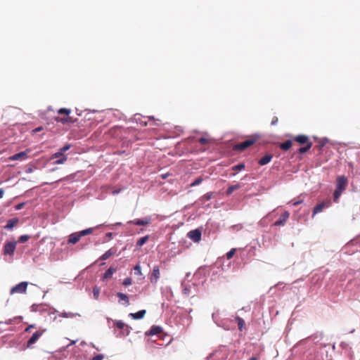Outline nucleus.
I'll list each match as a JSON object with an SVG mask.
<instances>
[{"label": "nucleus", "mask_w": 360, "mask_h": 360, "mask_svg": "<svg viewBox=\"0 0 360 360\" xmlns=\"http://www.w3.org/2000/svg\"><path fill=\"white\" fill-rule=\"evenodd\" d=\"M348 184L347 178L345 176H339L336 179V188L333 193V200L337 202L342 193L345 191Z\"/></svg>", "instance_id": "f257e3e1"}, {"label": "nucleus", "mask_w": 360, "mask_h": 360, "mask_svg": "<svg viewBox=\"0 0 360 360\" xmlns=\"http://www.w3.org/2000/svg\"><path fill=\"white\" fill-rule=\"evenodd\" d=\"M94 228H89L79 232H75L69 236L68 243L76 244L82 236L92 233Z\"/></svg>", "instance_id": "f03ea898"}, {"label": "nucleus", "mask_w": 360, "mask_h": 360, "mask_svg": "<svg viewBox=\"0 0 360 360\" xmlns=\"http://www.w3.org/2000/svg\"><path fill=\"white\" fill-rule=\"evenodd\" d=\"M46 331V328H41L34 332L26 343L27 348H32L33 345H34L38 341V340L44 335Z\"/></svg>", "instance_id": "7ed1b4c3"}, {"label": "nucleus", "mask_w": 360, "mask_h": 360, "mask_svg": "<svg viewBox=\"0 0 360 360\" xmlns=\"http://www.w3.org/2000/svg\"><path fill=\"white\" fill-rule=\"evenodd\" d=\"M257 140V137H252L243 142L238 143L233 146L235 150L243 151L248 147L253 145Z\"/></svg>", "instance_id": "20e7f679"}, {"label": "nucleus", "mask_w": 360, "mask_h": 360, "mask_svg": "<svg viewBox=\"0 0 360 360\" xmlns=\"http://www.w3.org/2000/svg\"><path fill=\"white\" fill-rule=\"evenodd\" d=\"M27 285H28L27 282H26V281L21 282V283L17 284L16 285L13 286L11 289L10 294L11 295H13V294H16V293L24 294L27 291Z\"/></svg>", "instance_id": "39448f33"}, {"label": "nucleus", "mask_w": 360, "mask_h": 360, "mask_svg": "<svg viewBox=\"0 0 360 360\" xmlns=\"http://www.w3.org/2000/svg\"><path fill=\"white\" fill-rule=\"evenodd\" d=\"M331 202L330 200H328L326 201H323L319 203H318L313 209V214L312 217H314L315 214L322 212L323 209L328 208L330 206Z\"/></svg>", "instance_id": "423d86ee"}, {"label": "nucleus", "mask_w": 360, "mask_h": 360, "mask_svg": "<svg viewBox=\"0 0 360 360\" xmlns=\"http://www.w3.org/2000/svg\"><path fill=\"white\" fill-rule=\"evenodd\" d=\"M16 248V242H7L4 247V254L13 255Z\"/></svg>", "instance_id": "0eeeda50"}, {"label": "nucleus", "mask_w": 360, "mask_h": 360, "mask_svg": "<svg viewBox=\"0 0 360 360\" xmlns=\"http://www.w3.org/2000/svg\"><path fill=\"white\" fill-rule=\"evenodd\" d=\"M160 277V268L159 266L155 265L153 266L152 273L150 276V283L155 284L157 283L158 281L159 280Z\"/></svg>", "instance_id": "6e6552de"}, {"label": "nucleus", "mask_w": 360, "mask_h": 360, "mask_svg": "<svg viewBox=\"0 0 360 360\" xmlns=\"http://www.w3.org/2000/svg\"><path fill=\"white\" fill-rule=\"evenodd\" d=\"M188 237L194 242H198L201 239V231L194 229L188 233Z\"/></svg>", "instance_id": "1a4fd4ad"}, {"label": "nucleus", "mask_w": 360, "mask_h": 360, "mask_svg": "<svg viewBox=\"0 0 360 360\" xmlns=\"http://www.w3.org/2000/svg\"><path fill=\"white\" fill-rule=\"evenodd\" d=\"M30 153V150H27L26 151H22L18 153H16L9 158L10 160H24L27 158V154Z\"/></svg>", "instance_id": "9d476101"}, {"label": "nucleus", "mask_w": 360, "mask_h": 360, "mask_svg": "<svg viewBox=\"0 0 360 360\" xmlns=\"http://www.w3.org/2000/svg\"><path fill=\"white\" fill-rule=\"evenodd\" d=\"M289 217L290 213L288 211H285L281 215V218L274 222V226H283L285 224L288 219L289 218Z\"/></svg>", "instance_id": "9b49d317"}, {"label": "nucleus", "mask_w": 360, "mask_h": 360, "mask_svg": "<svg viewBox=\"0 0 360 360\" xmlns=\"http://www.w3.org/2000/svg\"><path fill=\"white\" fill-rule=\"evenodd\" d=\"M117 252V248H112L109 249L108 251H106L103 255H102L100 257V260H106L111 256L115 255Z\"/></svg>", "instance_id": "f8f14e48"}, {"label": "nucleus", "mask_w": 360, "mask_h": 360, "mask_svg": "<svg viewBox=\"0 0 360 360\" xmlns=\"http://www.w3.org/2000/svg\"><path fill=\"white\" fill-rule=\"evenodd\" d=\"M294 140L299 143L300 144H307V143H311L309 141V137L304 134L296 136L294 138Z\"/></svg>", "instance_id": "ddd939ff"}, {"label": "nucleus", "mask_w": 360, "mask_h": 360, "mask_svg": "<svg viewBox=\"0 0 360 360\" xmlns=\"http://www.w3.org/2000/svg\"><path fill=\"white\" fill-rule=\"evenodd\" d=\"M150 222V219L149 218H145L143 219H134L132 221H130L131 224H133L134 225L137 226H146L149 224Z\"/></svg>", "instance_id": "4468645a"}, {"label": "nucleus", "mask_w": 360, "mask_h": 360, "mask_svg": "<svg viewBox=\"0 0 360 360\" xmlns=\"http://www.w3.org/2000/svg\"><path fill=\"white\" fill-rule=\"evenodd\" d=\"M162 331V329L160 326H153L150 328V330L148 332H146V334L149 335H158V334L161 333Z\"/></svg>", "instance_id": "2eb2a0df"}, {"label": "nucleus", "mask_w": 360, "mask_h": 360, "mask_svg": "<svg viewBox=\"0 0 360 360\" xmlns=\"http://www.w3.org/2000/svg\"><path fill=\"white\" fill-rule=\"evenodd\" d=\"M272 158H273V155L271 154H266L263 158L259 159L258 163L261 166L265 165L268 164L269 162H270L271 160H272Z\"/></svg>", "instance_id": "dca6fc26"}, {"label": "nucleus", "mask_w": 360, "mask_h": 360, "mask_svg": "<svg viewBox=\"0 0 360 360\" xmlns=\"http://www.w3.org/2000/svg\"><path fill=\"white\" fill-rule=\"evenodd\" d=\"M146 311L145 309L140 310L136 313L129 314V316L133 318L134 319H143L146 314Z\"/></svg>", "instance_id": "f3484780"}, {"label": "nucleus", "mask_w": 360, "mask_h": 360, "mask_svg": "<svg viewBox=\"0 0 360 360\" xmlns=\"http://www.w3.org/2000/svg\"><path fill=\"white\" fill-rule=\"evenodd\" d=\"M117 296L119 297V302H124V304L127 306L129 305V301L128 296L122 292H117Z\"/></svg>", "instance_id": "a211bd4d"}, {"label": "nucleus", "mask_w": 360, "mask_h": 360, "mask_svg": "<svg viewBox=\"0 0 360 360\" xmlns=\"http://www.w3.org/2000/svg\"><path fill=\"white\" fill-rule=\"evenodd\" d=\"M55 120L58 122H61L63 124H66V123H73L74 122V120H72V118L71 117H56L55 118Z\"/></svg>", "instance_id": "6ab92c4d"}, {"label": "nucleus", "mask_w": 360, "mask_h": 360, "mask_svg": "<svg viewBox=\"0 0 360 360\" xmlns=\"http://www.w3.org/2000/svg\"><path fill=\"white\" fill-rule=\"evenodd\" d=\"M18 219L16 218L9 219L4 228L7 229H12L18 224Z\"/></svg>", "instance_id": "aec40b11"}, {"label": "nucleus", "mask_w": 360, "mask_h": 360, "mask_svg": "<svg viewBox=\"0 0 360 360\" xmlns=\"http://www.w3.org/2000/svg\"><path fill=\"white\" fill-rule=\"evenodd\" d=\"M115 271V269L110 267L103 274V280L110 278Z\"/></svg>", "instance_id": "412c9836"}, {"label": "nucleus", "mask_w": 360, "mask_h": 360, "mask_svg": "<svg viewBox=\"0 0 360 360\" xmlns=\"http://www.w3.org/2000/svg\"><path fill=\"white\" fill-rule=\"evenodd\" d=\"M292 141L290 140H288L280 144L279 147L281 149L283 150H288L290 149L292 146Z\"/></svg>", "instance_id": "4be33fe9"}, {"label": "nucleus", "mask_w": 360, "mask_h": 360, "mask_svg": "<svg viewBox=\"0 0 360 360\" xmlns=\"http://www.w3.org/2000/svg\"><path fill=\"white\" fill-rule=\"evenodd\" d=\"M240 188V185L239 184L230 186L226 191V195H230L235 190H237Z\"/></svg>", "instance_id": "5701e85b"}, {"label": "nucleus", "mask_w": 360, "mask_h": 360, "mask_svg": "<svg viewBox=\"0 0 360 360\" xmlns=\"http://www.w3.org/2000/svg\"><path fill=\"white\" fill-rule=\"evenodd\" d=\"M115 326H117V328H118L120 329H123L126 327L127 335H128L129 333V330H128V326L122 321H117L115 322Z\"/></svg>", "instance_id": "b1692460"}, {"label": "nucleus", "mask_w": 360, "mask_h": 360, "mask_svg": "<svg viewBox=\"0 0 360 360\" xmlns=\"http://www.w3.org/2000/svg\"><path fill=\"white\" fill-rule=\"evenodd\" d=\"M148 238H149L148 236H146L140 238L136 242V245L138 247H141L148 240Z\"/></svg>", "instance_id": "393cba45"}, {"label": "nucleus", "mask_w": 360, "mask_h": 360, "mask_svg": "<svg viewBox=\"0 0 360 360\" xmlns=\"http://www.w3.org/2000/svg\"><path fill=\"white\" fill-rule=\"evenodd\" d=\"M213 197V193L209 192L203 195L200 198V200L204 202L205 201L210 200Z\"/></svg>", "instance_id": "a878e982"}, {"label": "nucleus", "mask_w": 360, "mask_h": 360, "mask_svg": "<svg viewBox=\"0 0 360 360\" xmlns=\"http://www.w3.org/2000/svg\"><path fill=\"white\" fill-rule=\"evenodd\" d=\"M236 321L238 323V329L241 331L245 326V321L239 316L236 318Z\"/></svg>", "instance_id": "bb28decb"}, {"label": "nucleus", "mask_w": 360, "mask_h": 360, "mask_svg": "<svg viewBox=\"0 0 360 360\" xmlns=\"http://www.w3.org/2000/svg\"><path fill=\"white\" fill-rule=\"evenodd\" d=\"M311 146H312V143H307V144H306V146L304 147H302V148H299L298 152L300 153H304L311 148Z\"/></svg>", "instance_id": "cd10ccee"}, {"label": "nucleus", "mask_w": 360, "mask_h": 360, "mask_svg": "<svg viewBox=\"0 0 360 360\" xmlns=\"http://www.w3.org/2000/svg\"><path fill=\"white\" fill-rule=\"evenodd\" d=\"M203 181V178L202 176L198 177L191 184V186H195L200 184Z\"/></svg>", "instance_id": "c85d7f7f"}, {"label": "nucleus", "mask_w": 360, "mask_h": 360, "mask_svg": "<svg viewBox=\"0 0 360 360\" xmlns=\"http://www.w3.org/2000/svg\"><path fill=\"white\" fill-rule=\"evenodd\" d=\"M30 237L28 235L20 236L18 238V242L20 243H23L27 241L30 239Z\"/></svg>", "instance_id": "c756f323"}, {"label": "nucleus", "mask_w": 360, "mask_h": 360, "mask_svg": "<svg viewBox=\"0 0 360 360\" xmlns=\"http://www.w3.org/2000/svg\"><path fill=\"white\" fill-rule=\"evenodd\" d=\"M245 168V165L243 163L238 164L232 167V169L234 171H240Z\"/></svg>", "instance_id": "7c9ffc66"}, {"label": "nucleus", "mask_w": 360, "mask_h": 360, "mask_svg": "<svg viewBox=\"0 0 360 360\" xmlns=\"http://www.w3.org/2000/svg\"><path fill=\"white\" fill-rule=\"evenodd\" d=\"M236 251V249H235V248H232L230 251H229L226 253L227 259H231L233 257Z\"/></svg>", "instance_id": "2f4dec72"}, {"label": "nucleus", "mask_w": 360, "mask_h": 360, "mask_svg": "<svg viewBox=\"0 0 360 360\" xmlns=\"http://www.w3.org/2000/svg\"><path fill=\"white\" fill-rule=\"evenodd\" d=\"M71 110L68 108H60L58 110V114H65L66 115H69Z\"/></svg>", "instance_id": "473e14b6"}, {"label": "nucleus", "mask_w": 360, "mask_h": 360, "mask_svg": "<svg viewBox=\"0 0 360 360\" xmlns=\"http://www.w3.org/2000/svg\"><path fill=\"white\" fill-rule=\"evenodd\" d=\"M210 141H211L210 139L205 138V137H201L198 139L199 143L202 145H206V144L209 143L210 142Z\"/></svg>", "instance_id": "72a5a7b5"}, {"label": "nucleus", "mask_w": 360, "mask_h": 360, "mask_svg": "<svg viewBox=\"0 0 360 360\" xmlns=\"http://www.w3.org/2000/svg\"><path fill=\"white\" fill-rule=\"evenodd\" d=\"M134 271H135V274H137L139 276H142V272H141V268L139 264H137L134 266Z\"/></svg>", "instance_id": "f704fd0d"}, {"label": "nucleus", "mask_w": 360, "mask_h": 360, "mask_svg": "<svg viewBox=\"0 0 360 360\" xmlns=\"http://www.w3.org/2000/svg\"><path fill=\"white\" fill-rule=\"evenodd\" d=\"M67 160V157L63 156V158H59L58 160H56L54 162V164L56 165H60L64 163Z\"/></svg>", "instance_id": "c9c22d12"}, {"label": "nucleus", "mask_w": 360, "mask_h": 360, "mask_svg": "<svg viewBox=\"0 0 360 360\" xmlns=\"http://www.w3.org/2000/svg\"><path fill=\"white\" fill-rule=\"evenodd\" d=\"M63 156H65V155L60 150H59L58 152L54 153L52 155V159H53V158H63Z\"/></svg>", "instance_id": "e433bc0d"}, {"label": "nucleus", "mask_w": 360, "mask_h": 360, "mask_svg": "<svg viewBox=\"0 0 360 360\" xmlns=\"http://www.w3.org/2000/svg\"><path fill=\"white\" fill-rule=\"evenodd\" d=\"M131 284V279L130 278H127L123 281V285L124 286H128Z\"/></svg>", "instance_id": "4c0bfd02"}, {"label": "nucleus", "mask_w": 360, "mask_h": 360, "mask_svg": "<svg viewBox=\"0 0 360 360\" xmlns=\"http://www.w3.org/2000/svg\"><path fill=\"white\" fill-rule=\"evenodd\" d=\"M104 359L103 354H97L95 356H94L91 360H103Z\"/></svg>", "instance_id": "58836bf2"}, {"label": "nucleus", "mask_w": 360, "mask_h": 360, "mask_svg": "<svg viewBox=\"0 0 360 360\" xmlns=\"http://www.w3.org/2000/svg\"><path fill=\"white\" fill-rule=\"evenodd\" d=\"M32 328H36V325L35 324H30L25 329V333H27V332H30V330Z\"/></svg>", "instance_id": "ea45409f"}, {"label": "nucleus", "mask_w": 360, "mask_h": 360, "mask_svg": "<svg viewBox=\"0 0 360 360\" xmlns=\"http://www.w3.org/2000/svg\"><path fill=\"white\" fill-rule=\"evenodd\" d=\"M70 145H68H68L64 146L63 148H61L60 149V150L63 153H64V152H65V151H67L68 150H69V149H70Z\"/></svg>", "instance_id": "a19ab883"}, {"label": "nucleus", "mask_w": 360, "mask_h": 360, "mask_svg": "<svg viewBox=\"0 0 360 360\" xmlns=\"http://www.w3.org/2000/svg\"><path fill=\"white\" fill-rule=\"evenodd\" d=\"M278 118L276 116H274L272 118L271 124V125H276L278 123Z\"/></svg>", "instance_id": "79ce46f5"}, {"label": "nucleus", "mask_w": 360, "mask_h": 360, "mask_svg": "<svg viewBox=\"0 0 360 360\" xmlns=\"http://www.w3.org/2000/svg\"><path fill=\"white\" fill-rule=\"evenodd\" d=\"M23 206H24V203H19L18 205H17L15 206V210H19L22 209L23 207Z\"/></svg>", "instance_id": "37998d69"}, {"label": "nucleus", "mask_w": 360, "mask_h": 360, "mask_svg": "<svg viewBox=\"0 0 360 360\" xmlns=\"http://www.w3.org/2000/svg\"><path fill=\"white\" fill-rule=\"evenodd\" d=\"M94 294L96 297L98 296L99 294V290L96 288H94Z\"/></svg>", "instance_id": "c03bdc74"}, {"label": "nucleus", "mask_w": 360, "mask_h": 360, "mask_svg": "<svg viewBox=\"0 0 360 360\" xmlns=\"http://www.w3.org/2000/svg\"><path fill=\"white\" fill-rule=\"evenodd\" d=\"M302 202V200H297L292 202L293 206H297L298 205L301 204Z\"/></svg>", "instance_id": "a18cd8bd"}, {"label": "nucleus", "mask_w": 360, "mask_h": 360, "mask_svg": "<svg viewBox=\"0 0 360 360\" xmlns=\"http://www.w3.org/2000/svg\"><path fill=\"white\" fill-rule=\"evenodd\" d=\"M4 194V190L3 188H0V198L3 197Z\"/></svg>", "instance_id": "49530a36"}, {"label": "nucleus", "mask_w": 360, "mask_h": 360, "mask_svg": "<svg viewBox=\"0 0 360 360\" xmlns=\"http://www.w3.org/2000/svg\"><path fill=\"white\" fill-rule=\"evenodd\" d=\"M249 360H257V357H251Z\"/></svg>", "instance_id": "de8ad7c7"}, {"label": "nucleus", "mask_w": 360, "mask_h": 360, "mask_svg": "<svg viewBox=\"0 0 360 360\" xmlns=\"http://www.w3.org/2000/svg\"><path fill=\"white\" fill-rule=\"evenodd\" d=\"M118 193H119V191H117V190L112 191L113 194H117Z\"/></svg>", "instance_id": "09e8293b"}, {"label": "nucleus", "mask_w": 360, "mask_h": 360, "mask_svg": "<svg viewBox=\"0 0 360 360\" xmlns=\"http://www.w3.org/2000/svg\"><path fill=\"white\" fill-rule=\"evenodd\" d=\"M62 316H63V317H68V316H67V314H66L65 313L63 314H62Z\"/></svg>", "instance_id": "8fccbe9b"}]
</instances>
